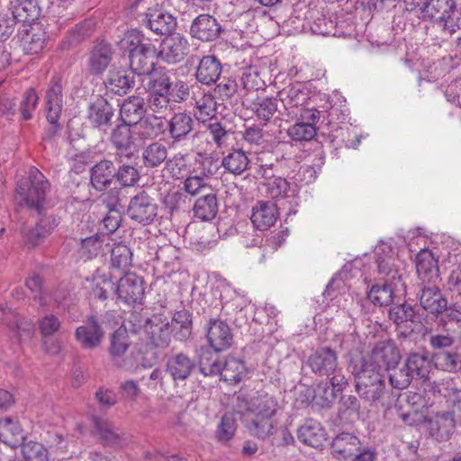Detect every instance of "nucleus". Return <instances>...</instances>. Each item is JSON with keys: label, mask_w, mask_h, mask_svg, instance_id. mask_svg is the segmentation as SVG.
<instances>
[{"label": "nucleus", "mask_w": 461, "mask_h": 461, "mask_svg": "<svg viewBox=\"0 0 461 461\" xmlns=\"http://www.w3.org/2000/svg\"><path fill=\"white\" fill-rule=\"evenodd\" d=\"M194 367V361L184 353L173 355L167 361V371L175 382L186 380Z\"/></svg>", "instance_id": "26"}, {"label": "nucleus", "mask_w": 461, "mask_h": 461, "mask_svg": "<svg viewBox=\"0 0 461 461\" xmlns=\"http://www.w3.org/2000/svg\"><path fill=\"white\" fill-rule=\"evenodd\" d=\"M95 432L99 438L106 445H115L121 439L122 431L115 428L108 420L93 417Z\"/></svg>", "instance_id": "44"}, {"label": "nucleus", "mask_w": 461, "mask_h": 461, "mask_svg": "<svg viewBox=\"0 0 461 461\" xmlns=\"http://www.w3.org/2000/svg\"><path fill=\"white\" fill-rule=\"evenodd\" d=\"M172 98L168 93L150 91L148 105L155 113H163L169 110Z\"/></svg>", "instance_id": "64"}, {"label": "nucleus", "mask_w": 461, "mask_h": 461, "mask_svg": "<svg viewBox=\"0 0 461 461\" xmlns=\"http://www.w3.org/2000/svg\"><path fill=\"white\" fill-rule=\"evenodd\" d=\"M114 109L108 101L99 96L89 104L87 118L95 128L105 129L111 124Z\"/></svg>", "instance_id": "19"}, {"label": "nucleus", "mask_w": 461, "mask_h": 461, "mask_svg": "<svg viewBox=\"0 0 461 461\" xmlns=\"http://www.w3.org/2000/svg\"><path fill=\"white\" fill-rule=\"evenodd\" d=\"M432 361L437 369L456 373L461 370V357L451 351L437 352L432 357Z\"/></svg>", "instance_id": "48"}, {"label": "nucleus", "mask_w": 461, "mask_h": 461, "mask_svg": "<svg viewBox=\"0 0 461 461\" xmlns=\"http://www.w3.org/2000/svg\"><path fill=\"white\" fill-rule=\"evenodd\" d=\"M152 45L139 46L130 50V67L133 75L149 76L156 68Z\"/></svg>", "instance_id": "13"}, {"label": "nucleus", "mask_w": 461, "mask_h": 461, "mask_svg": "<svg viewBox=\"0 0 461 461\" xmlns=\"http://www.w3.org/2000/svg\"><path fill=\"white\" fill-rule=\"evenodd\" d=\"M360 402L354 395H343L339 401V415L350 421L359 420L361 417Z\"/></svg>", "instance_id": "56"}, {"label": "nucleus", "mask_w": 461, "mask_h": 461, "mask_svg": "<svg viewBox=\"0 0 461 461\" xmlns=\"http://www.w3.org/2000/svg\"><path fill=\"white\" fill-rule=\"evenodd\" d=\"M192 105L194 114L199 122H205L216 115V102L214 96L203 91H193Z\"/></svg>", "instance_id": "24"}, {"label": "nucleus", "mask_w": 461, "mask_h": 461, "mask_svg": "<svg viewBox=\"0 0 461 461\" xmlns=\"http://www.w3.org/2000/svg\"><path fill=\"white\" fill-rule=\"evenodd\" d=\"M248 108L252 111L258 120L266 125L278 112V99L271 96L258 97L251 101Z\"/></svg>", "instance_id": "36"}, {"label": "nucleus", "mask_w": 461, "mask_h": 461, "mask_svg": "<svg viewBox=\"0 0 461 461\" xmlns=\"http://www.w3.org/2000/svg\"><path fill=\"white\" fill-rule=\"evenodd\" d=\"M115 292L127 304L140 303L145 294L143 280L133 273H127L120 278Z\"/></svg>", "instance_id": "10"}, {"label": "nucleus", "mask_w": 461, "mask_h": 461, "mask_svg": "<svg viewBox=\"0 0 461 461\" xmlns=\"http://www.w3.org/2000/svg\"><path fill=\"white\" fill-rule=\"evenodd\" d=\"M104 201L107 202L108 212L103 219V224L107 233L111 234L120 227L122 221L120 210L117 208L120 205L119 197L117 194H109Z\"/></svg>", "instance_id": "45"}, {"label": "nucleus", "mask_w": 461, "mask_h": 461, "mask_svg": "<svg viewBox=\"0 0 461 461\" xmlns=\"http://www.w3.org/2000/svg\"><path fill=\"white\" fill-rule=\"evenodd\" d=\"M417 297L420 305L429 313L438 316L447 309V300L434 283L420 282Z\"/></svg>", "instance_id": "7"}, {"label": "nucleus", "mask_w": 461, "mask_h": 461, "mask_svg": "<svg viewBox=\"0 0 461 461\" xmlns=\"http://www.w3.org/2000/svg\"><path fill=\"white\" fill-rule=\"evenodd\" d=\"M149 77V91L171 93L173 83L176 79L174 69L165 67H157Z\"/></svg>", "instance_id": "40"}, {"label": "nucleus", "mask_w": 461, "mask_h": 461, "mask_svg": "<svg viewBox=\"0 0 461 461\" xmlns=\"http://www.w3.org/2000/svg\"><path fill=\"white\" fill-rule=\"evenodd\" d=\"M375 255L378 272L384 276V280L393 284L395 288L399 285L403 286L402 276L396 265L397 259L391 246L384 242L380 243L375 249Z\"/></svg>", "instance_id": "4"}, {"label": "nucleus", "mask_w": 461, "mask_h": 461, "mask_svg": "<svg viewBox=\"0 0 461 461\" xmlns=\"http://www.w3.org/2000/svg\"><path fill=\"white\" fill-rule=\"evenodd\" d=\"M360 441L351 433L342 432L332 441L331 448L334 457L348 459L359 451Z\"/></svg>", "instance_id": "27"}, {"label": "nucleus", "mask_w": 461, "mask_h": 461, "mask_svg": "<svg viewBox=\"0 0 461 461\" xmlns=\"http://www.w3.org/2000/svg\"><path fill=\"white\" fill-rule=\"evenodd\" d=\"M145 331L148 339L156 348H166L168 347L173 332L168 321L161 315H154L145 324Z\"/></svg>", "instance_id": "14"}, {"label": "nucleus", "mask_w": 461, "mask_h": 461, "mask_svg": "<svg viewBox=\"0 0 461 461\" xmlns=\"http://www.w3.org/2000/svg\"><path fill=\"white\" fill-rule=\"evenodd\" d=\"M275 416H250L248 420V429L250 433L260 439H266L276 429Z\"/></svg>", "instance_id": "43"}, {"label": "nucleus", "mask_w": 461, "mask_h": 461, "mask_svg": "<svg viewBox=\"0 0 461 461\" xmlns=\"http://www.w3.org/2000/svg\"><path fill=\"white\" fill-rule=\"evenodd\" d=\"M219 203L216 194L212 192L199 197L194 204V215L203 221L214 219L218 213Z\"/></svg>", "instance_id": "37"}, {"label": "nucleus", "mask_w": 461, "mask_h": 461, "mask_svg": "<svg viewBox=\"0 0 461 461\" xmlns=\"http://www.w3.org/2000/svg\"><path fill=\"white\" fill-rule=\"evenodd\" d=\"M214 172L211 169L208 170V174L202 172L200 174L193 175L192 173L185 177L183 182V190L192 196H195L205 189L210 188L205 181V176L213 175Z\"/></svg>", "instance_id": "55"}, {"label": "nucleus", "mask_w": 461, "mask_h": 461, "mask_svg": "<svg viewBox=\"0 0 461 461\" xmlns=\"http://www.w3.org/2000/svg\"><path fill=\"white\" fill-rule=\"evenodd\" d=\"M142 158L146 167H158L166 161L167 158V149L160 142H153L143 150Z\"/></svg>", "instance_id": "52"}, {"label": "nucleus", "mask_w": 461, "mask_h": 461, "mask_svg": "<svg viewBox=\"0 0 461 461\" xmlns=\"http://www.w3.org/2000/svg\"><path fill=\"white\" fill-rule=\"evenodd\" d=\"M50 184L45 176L35 167L28 170V177L17 184V195L30 208L39 212L45 208Z\"/></svg>", "instance_id": "3"}, {"label": "nucleus", "mask_w": 461, "mask_h": 461, "mask_svg": "<svg viewBox=\"0 0 461 461\" xmlns=\"http://www.w3.org/2000/svg\"><path fill=\"white\" fill-rule=\"evenodd\" d=\"M355 389L365 402L373 404L381 401L386 392L385 375L371 363H360L353 370Z\"/></svg>", "instance_id": "2"}, {"label": "nucleus", "mask_w": 461, "mask_h": 461, "mask_svg": "<svg viewBox=\"0 0 461 461\" xmlns=\"http://www.w3.org/2000/svg\"><path fill=\"white\" fill-rule=\"evenodd\" d=\"M104 336V331L95 316L91 315L87 321L77 327L75 331L76 340L84 349L97 348Z\"/></svg>", "instance_id": "11"}, {"label": "nucleus", "mask_w": 461, "mask_h": 461, "mask_svg": "<svg viewBox=\"0 0 461 461\" xmlns=\"http://www.w3.org/2000/svg\"><path fill=\"white\" fill-rule=\"evenodd\" d=\"M147 26L158 35L170 34L176 26V19L163 9H149L146 14Z\"/></svg>", "instance_id": "21"}, {"label": "nucleus", "mask_w": 461, "mask_h": 461, "mask_svg": "<svg viewBox=\"0 0 461 461\" xmlns=\"http://www.w3.org/2000/svg\"><path fill=\"white\" fill-rule=\"evenodd\" d=\"M131 262V249L124 244L118 243L111 250V264L113 268H127Z\"/></svg>", "instance_id": "59"}, {"label": "nucleus", "mask_w": 461, "mask_h": 461, "mask_svg": "<svg viewBox=\"0 0 461 461\" xmlns=\"http://www.w3.org/2000/svg\"><path fill=\"white\" fill-rule=\"evenodd\" d=\"M289 189V183L285 178L281 176L268 179L265 183V193L273 199L286 197L288 195Z\"/></svg>", "instance_id": "61"}, {"label": "nucleus", "mask_w": 461, "mask_h": 461, "mask_svg": "<svg viewBox=\"0 0 461 461\" xmlns=\"http://www.w3.org/2000/svg\"><path fill=\"white\" fill-rule=\"evenodd\" d=\"M278 409L276 399L267 393H258L248 403V413L250 416H275Z\"/></svg>", "instance_id": "34"}, {"label": "nucleus", "mask_w": 461, "mask_h": 461, "mask_svg": "<svg viewBox=\"0 0 461 461\" xmlns=\"http://www.w3.org/2000/svg\"><path fill=\"white\" fill-rule=\"evenodd\" d=\"M277 209L271 202H259L254 208L251 222L260 230H267L276 221Z\"/></svg>", "instance_id": "31"}, {"label": "nucleus", "mask_w": 461, "mask_h": 461, "mask_svg": "<svg viewBox=\"0 0 461 461\" xmlns=\"http://www.w3.org/2000/svg\"><path fill=\"white\" fill-rule=\"evenodd\" d=\"M104 84L106 88L111 92L122 95H125L130 88L134 86V75L123 69L110 70Z\"/></svg>", "instance_id": "35"}, {"label": "nucleus", "mask_w": 461, "mask_h": 461, "mask_svg": "<svg viewBox=\"0 0 461 461\" xmlns=\"http://www.w3.org/2000/svg\"><path fill=\"white\" fill-rule=\"evenodd\" d=\"M297 437L303 444L320 447L326 441V432L321 424L313 419H308L297 429Z\"/></svg>", "instance_id": "25"}, {"label": "nucleus", "mask_w": 461, "mask_h": 461, "mask_svg": "<svg viewBox=\"0 0 461 461\" xmlns=\"http://www.w3.org/2000/svg\"><path fill=\"white\" fill-rule=\"evenodd\" d=\"M188 47L185 37L180 33L169 34L160 44L158 57L168 64H176L186 56Z\"/></svg>", "instance_id": "9"}, {"label": "nucleus", "mask_w": 461, "mask_h": 461, "mask_svg": "<svg viewBox=\"0 0 461 461\" xmlns=\"http://www.w3.org/2000/svg\"><path fill=\"white\" fill-rule=\"evenodd\" d=\"M394 290H398V286L395 288L393 284L384 281L382 285H373L367 294V298L375 305L386 306L393 303Z\"/></svg>", "instance_id": "47"}, {"label": "nucleus", "mask_w": 461, "mask_h": 461, "mask_svg": "<svg viewBox=\"0 0 461 461\" xmlns=\"http://www.w3.org/2000/svg\"><path fill=\"white\" fill-rule=\"evenodd\" d=\"M138 125L139 133L144 139L156 138L167 130L162 116L158 115H149L141 120Z\"/></svg>", "instance_id": "49"}, {"label": "nucleus", "mask_w": 461, "mask_h": 461, "mask_svg": "<svg viewBox=\"0 0 461 461\" xmlns=\"http://www.w3.org/2000/svg\"><path fill=\"white\" fill-rule=\"evenodd\" d=\"M401 360L399 349L391 341H381L373 348L370 356L361 359L360 363H371L378 372L394 369Z\"/></svg>", "instance_id": "5"}, {"label": "nucleus", "mask_w": 461, "mask_h": 461, "mask_svg": "<svg viewBox=\"0 0 461 461\" xmlns=\"http://www.w3.org/2000/svg\"><path fill=\"white\" fill-rule=\"evenodd\" d=\"M278 95L286 109L303 106L309 99V91L301 82H295L282 89Z\"/></svg>", "instance_id": "30"}, {"label": "nucleus", "mask_w": 461, "mask_h": 461, "mask_svg": "<svg viewBox=\"0 0 461 461\" xmlns=\"http://www.w3.org/2000/svg\"><path fill=\"white\" fill-rule=\"evenodd\" d=\"M317 133L316 126L303 123L300 121L290 126L287 130L288 136L295 141H308L312 140Z\"/></svg>", "instance_id": "58"}, {"label": "nucleus", "mask_w": 461, "mask_h": 461, "mask_svg": "<svg viewBox=\"0 0 461 461\" xmlns=\"http://www.w3.org/2000/svg\"><path fill=\"white\" fill-rule=\"evenodd\" d=\"M21 46L23 50L29 55L40 53L45 45L46 33L41 29H25L21 33Z\"/></svg>", "instance_id": "42"}, {"label": "nucleus", "mask_w": 461, "mask_h": 461, "mask_svg": "<svg viewBox=\"0 0 461 461\" xmlns=\"http://www.w3.org/2000/svg\"><path fill=\"white\" fill-rule=\"evenodd\" d=\"M456 423L453 413L443 411L428 419L429 434L438 441L449 438L454 432Z\"/></svg>", "instance_id": "20"}, {"label": "nucleus", "mask_w": 461, "mask_h": 461, "mask_svg": "<svg viewBox=\"0 0 461 461\" xmlns=\"http://www.w3.org/2000/svg\"><path fill=\"white\" fill-rule=\"evenodd\" d=\"M404 364L414 378L427 377L429 373L430 361L422 354H410Z\"/></svg>", "instance_id": "51"}, {"label": "nucleus", "mask_w": 461, "mask_h": 461, "mask_svg": "<svg viewBox=\"0 0 461 461\" xmlns=\"http://www.w3.org/2000/svg\"><path fill=\"white\" fill-rule=\"evenodd\" d=\"M64 81L60 75H54L45 95L46 118L49 122H57L63 107Z\"/></svg>", "instance_id": "8"}, {"label": "nucleus", "mask_w": 461, "mask_h": 461, "mask_svg": "<svg viewBox=\"0 0 461 461\" xmlns=\"http://www.w3.org/2000/svg\"><path fill=\"white\" fill-rule=\"evenodd\" d=\"M166 127L173 143L179 142L192 132L194 120L189 113L178 112L166 122Z\"/></svg>", "instance_id": "23"}, {"label": "nucleus", "mask_w": 461, "mask_h": 461, "mask_svg": "<svg viewBox=\"0 0 461 461\" xmlns=\"http://www.w3.org/2000/svg\"><path fill=\"white\" fill-rule=\"evenodd\" d=\"M116 176L113 163L110 160H101L91 168V184L99 191L107 188Z\"/></svg>", "instance_id": "33"}, {"label": "nucleus", "mask_w": 461, "mask_h": 461, "mask_svg": "<svg viewBox=\"0 0 461 461\" xmlns=\"http://www.w3.org/2000/svg\"><path fill=\"white\" fill-rule=\"evenodd\" d=\"M218 374L225 382L237 384L247 374V368L241 359L229 356L226 357L223 365L221 366V370Z\"/></svg>", "instance_id": "41"}, {"label": "nucleus", "mask_w": 461, "mask_h": 461, "mask_svg": "<svg viewBox=\"0 0 461 461\" xmlns=\"http://www.w3.org/2000/svg\"><path fill=\"white\" fill-rule=\"evenodd\" d=\"M23 439V429L16 419H0V441L11 447H16Z\"/></svg>", "instance_id": "38"}, {"label": "nucleus", "mask_w": 461, "mask_h": 461, "mask_svg": "<svg viewBox=\"0 0 461 461\" xmlns=\"http://www.w3.org/2000/svg\"><path fill=\"white\" fill-rule=\"evenodd\" d=\"M416 271L420 282L434 283L438 278V262L430 251L423 250L417 255Z\"/></svg>", "instance_id": "29"}, {"label": "nucleus", "mask_w": 461, "mask_h": 461, "mask_svg": "<svg viewBox=\"0 0 461 461\" xmlns=\"http://www.w3.org/2000/svg\"><path fill=\"white\" fill-rule=\"evenodd\" d=\"M199 368L204 375H218L221 364L219 362L216 351L209 348L201 349L198 358Z\"/></svg>", "instance_id": "54"}, {"label": "nucleus", "mask_w": 461, "mask_h": 461, "mask_svg": "<svg viewBox=\"0 0 461 461\" xmlns=\"http://www.w3.org/2000/svg\"><path fill=\"white\" fill-rule=\"evenodd\" d=\"M127 213L132 221L149 225L158 214V205L151 196L141 191L131 199Z\"/></svg>", "instance_id": "6"}, {"label": "nucleus", "mask_w": 461, "mask_h": 461, "mask_svg": "<svg viewBox=\"0 0 461 461\" xmlns=\"http://www.w3.org/2000/svg\"><path fill=\"white\" fill-rule=\"evenodd\" d=\"M207 339L211 348L216 352L229 348L233 340L229 325L221 320H211L209 321Z\"/></svg>", "instance_id": "16"}, {"label": "nucleus", "mask_w": 461, "mask_h": 461, "mask_svg": "<svg viewBox=\"0 0 461 461\" xmlns=\"http://www.w3.org/2000/svg\"><path fill=\"white\" fill-rule=\"evenodd\" d=\"M111 140L117 149L116 159L120 163H122L124 158L131 159L134 156L136 149L129 125L123 123L117 126L113 131Z\"/></svg>", "instance_id": "17"}, {"label": "nucleus", "mask_w": 461, "mask_h": 461, "mask_svg": "<svg viewBox=\"0 0 461 461\" xmlns=\"http://www.w3.org/2000/svg\"><path fill=\"white\" fill-rule=\"evenodd\" d=\"M104 240L100 235L87 237L81 241L80 254L86 259L97 257L103 252Z\"/></svg>", "instance_id": "60"}, {"label": "nucleus", "mask_w": 461, "mask_h": 461, "mask_svg": "<svg viewBox=\"0 0 461 461\" xmlns=\"http://www.w3.org/2000/svg\"><path fill=\"white\" fill-rule=\"evenodd\" d=\"M113 51L112 46L106 42H100L94 46L87 59V70L92 76H100L108 68Z\"/></svg>", "instance_id": "18"}, {"label": "nucleus", "mask_w": 461, "mask_h": 461, "mask_svg": "<svg viewBox=\"0 0 461 461\" xmlns=\"http://www.w3.org/2000/svg\"><path fill=\"white\" fill-rule=\"evenodd\" d=\"M166 168L175 179H182L192 173L188 156L181 153L176 154L166 162Z\"/></svg>", "instance_id": "53"}, {"label": "nucleus", "mask_w": 461, "mask_h": 461, "mask_svg": "<svg viewBox=\"0 0 461 461\" xmlns=\"http://www.w3.org/2000/svg\"><path fill=\"white\" fill-rule=\"evenodd\" d=\"M249 156L242 149H231L221 158V166L224 170L234 176L242 175L249 169Z\"/></svg>", "instance_id": "32"}, {"label": "nucleus", "mask_w": 461, "mask_h": 461, "mask_svg": "<svg viewBox=\"0 0 461 461\" xmlns=\"http://www.w3.org/2000/svg\"><path fill=\"white\" fill-rule=\"evenodd\" d=\"M8 11L17 23H31L39 15L36 0H16Z\"/></svg>", "instance_id": "39"}, {"label": "nucleus", "mask_w": 461, "mask_h": 461, "mask_svg": "<svg viewBox=\"0 0 461 461\" xmlns=\"http://www.w3.org/2000/svg\"><path fill=\"white\" fill-rule=\"evenodd\" d=\"M221 26L212 15L200 14L192 23L190 34L202 41H212L219 38Z\"/></svg>", "instance_id": "15"}, {"label": "nucleus", "mask_w": 461, "mask_h": 461, "mask_svg": "<svg viewBox=\"0 0 461 461\" xmlns=\"http://www.w3.org/2000/svg\"><path fill=\"white\" fill-rule=\"evenodd\" d=\"M174 337L180 341L186 340L192 332V317L186 310L178 311L169 322Z\"/></svg>", "instance_id": "46"}, {"label": "nucleus", "mask_w": 461, "mask_h": 461, "mask_svg": "<svg viewBox=\"0 0 461 461\" xmlns=\"http://www.w3.org/2000/svg\"><path fill=\"white\" fill-rule=\"evenodd\" d=\"M421 4L422 17L433 20L442 37H451L461 29V8L455 0H426Z\"/></svg>", "instance_id": "1"}, {"label": "nucleus", "mask_w": 461, "mask_h": 461, "mask_svg": "<svg viewBox=\"0 0 461 461\" xmlns=\"http://www.w3.org/2000/svg\"><path fill=\"white\" fill-rule=\"evenodd\" d=\"M328 378L329 384L331 385V389L329 390L328 387L322 389L324 393V405H329L332 401L335 400L337 393L344 391L348 385V379L342 374L341 369L338 367L336 368V371H334Z\"/></svg>", "instance_id": "50"}, {"label": "nucleus", "mask_w": 461, "mask_h": 461, "mask_svg": "<svg viewBox=\"0 0 461 461\" xmlns=\"http://www.w3.org/2000/svg\"><path fill=\"white\" fill-rule=\"evenodd\" d=\"M129 345L127 330L122 328L117 329L110 339V355L113 358L121 357L127 351Z\"/></svg>", "instance_id": "57"}, {"label": "nucleus", "mask_w": 461, "mask_h": 461, "mask_svg": "<svg viewBox=\"0 0 461 461\" xmlns=\"http://www.w3.org/2000/svg\"><path fill=\"white\" fill-rule=\"evenodd\" d=\"M307 364L315 375L330 377L338 367V356L330 348H320L309 356Z\"/></svg>", "instance_id": "12"}, {"label": "nucleus", "mask_w": 461, "mask_h": 461, "mask_svg": "<svg viewBox=\"0 0 461 461\" xmlns=\"http://www.w3.org/2000/svg\"><path fill=\"white\" fill-rule=\"evenodd\" d=\"M391 370L389 381L391 385L395 389L402 390L407 388L414 378L409 370H407L405 364L398 369L394 367V369Z\"/></svg>", "instance_id": "63"}, {"label": "nucleus", "mask_w": 461, "mask_h": 461, "mask_svg": "<svg viewBox=\"0 0 461 461\" xmlns=\"http://www.w3.org/2000/svg\"><path fill=\"white\" fill-rule=\"evenodd\" d=\"M22 451L24 461H47V450L39 442L29 441L23 443Z\"/></svg>", "instance_id": "62"}, {"label": "nucleus", "mask_w": 461, "mask_h": 461, "mask_svg": "<svg viewBox=\"0 0 461 461\" xmlns=\"http://www.w3.org/2000/svg\"><path fill=\"white\" fill-rule=\"evenodd\" d=\"M144 100L140 96H130L121 105L120 117L126 125H137L144 115Z\"/></svg>", "instance_id": "28"}, {"label": "nucleus", "mask_w": 461, "mask_h": 461, "mask_svg": "<svg viewBox=\"0 0 461 461\" xmlns=\"http://www.w3.org/2000/svg\"><path fill=\"white\" fill-rule=\"evenodd\" d=\"M222 67L214 55L203 56L196 68L195 78L203 85L210 86L219 79Z\"/></svg>", "instance_id": "22"}]
</instances>
